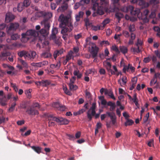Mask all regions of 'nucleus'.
Returning <instances> with one entry per match:
<instances>
[{
    "mask_svg": "<svg viewBox=\"0 0 160 160\" xmlns=\"http://www.w3.org/2000/svg\"><path fill=\"white\" fill-rule=\"evenodd\" d=\"M31 147L33 150L38 154H39L41 152L42 148L40 147L32 146Z\"/></svg>",
    "mask_w": 160,
    "mask_h": 160,
    "instance_id": "cd10ccee",
    "label": "nucleus"
},
{
    "mask_svg": "<svg viewBox=\"0 0 160 160\" xmlns=\"http://www.w3.org/2000/svg\"><path fill=\"white\" fill-rule=\"evenodd\" d=\"M139 4L140 6H142V7L146 6V2L143 0H140L139 2Z\"/></svg>",
    "mask_w": 160,
    "mask_h": 160,
    "instance_id": "13d9d810",
    "label": "nucleus"
},
{
    "mask_svg": "<svg viewBox=\"0 0 160 160\" xmlns=\"http://www.w3.org/2000/svg\"><path fill=\"white\" fill-rule=\"evenodd\" d=\"M51 56V53L49 51H47L43 52L41 54L42 57L44 58H49Z\"/></svg>",
    "mask_w": 160,
    "mask_h": 160,
    "instance_id": "5701e85b",
    "label": "nucleus"
},
{
    "mask_svg": "<svg viewBox=\"0 0 160 160\" xmlns=\"http://www.w3.org/2000/svg\"><path fill=\"white\" fill-rule=\"evenodd\" d=\"M61 105V104H60V103L58 102H56L53 104L52 106L54 108H56L58 110Z\"/></svg>",
    "mask_w": 160,
    "mask_h": 160,
    "instance_id": "de8ad7c7",
    "label": "nucleus"
},
{
    "mask_svg": "<svg viewBox=\"0 0 160 160\" xmlns=\"http://www.w3.org/2000/svg\"><path fill=\"white\" fill-rule=\"evenodd\" d=\"M106 114L110 118L112 124L115 125L116 123L117 117L115 114L112 112H107Z\"/></svg>",
    "mask_w": 160,
    "mask_h": 160,
    "instance_id": "9b49d317",
    "label": "nucleus"
},
{
    "mask_svg": "<svg viewBox=\"0 0 160 160\" xmlns=\"http://www.w3.org/2000/svg\"><path fill=\"white\" fill-rule=\"evenodd\" d=\"M90 2V0H82L80 1L81 4L82 5L85 3L88 4Z\"/></svg>",
    "mask_w": 160,
    "mask_h": 160,
    "instance_id": "bf43d9fd",
    "label": "nucleus"
},
{
    "mask_svg": "<svg viewBox=\"0 0 160 160\" xmlns=\"http://www.w3.org/2000/svg\"><path fill=\"white\" fill-rule=\"evenodd\" d=\"M6 120V118L3 116H0V124L4 123Z\"/></svg>",
    "mask_w": 160,
    "mask_h": 160,
    "instance_id": "69168bd1",
    "label": "nucleus"
},
{
    "mask_svg": "<svg viewBox=\"0 0 160 160\" xmlns=\"http://www.w3.org/2000/svg\"><path fill=\"white\" fill-rule=\"evenodd\" d=\"M96 108V103H93L92 107L89 109L87 112V116L89 119V121L91 120L92 117V116H94L96 113L95 109Z\"/></svg>",
    "mask_w": 160,
    "mask_h": 160,
    "instance_id": "20e7f679",
    "label": "nucleus"
},
{
    "mask_svg": "<svg viewBox=\"0 0 160 160\" xmlns=\"http://www.w3.org/2000/svg\"><path fill=\"white\" fill-rule=\"evenodd\" d=\"M133 97V98H132L131 100L133 101L134 103H135V102H138V100L137 98L136 94H135Z\"/></svg>",
    "mask_w": 160,
    "mask_h": 160,
    "instance_id": "e2e57ef3",
    "label": "nucleus"
},
{
    "mask_svg": "<svg viewBox=\"0 0 160 160\" xmlns=\"http://www.w3.org/2000/svg\"><path fill=\"white\" fill-rule=\"evenodd\" d=\"M58 32V29L56 28H52V34L50 37V39H54L56 38V34Z\"/></svg>",
    "mask_w": 160,
    "mask_h": 160,
    "instance_id": "f3484780",
    "label": "nucleus"
},
{
    "mask_svg": "<svg viewBox=\"0 0 160 160\" xmlns=\"http://www.w3.org/2000/svg\"><path fill=\"white\" fill-rule=\"evenodd\" d=\"M67 108L65 107V106H63L61 105L60 108L59 109V110H58L61 111H64L67 110Z\"/></svg>",
    "mask_w": 160,
    "mask_h": 160,
    "instance_id": "6e6d98bb",
    "label": "nucleus"
},
{
    "mask_svg": "<svg viewBox=\"0 0 160 160\" xmlns=\"http://www.w3.org/2000/svg\"><path fill=\"white\" fill-rule=\"evenodd\" d=\"M54 40V42L57 45H58V46H60L61 43V40L59 38H55L53 39Z\"/></svg>",
    "mask_w": 160,
    "mask_h": 160,
    "instance_id": "09e8293b",
    "label": "nucleus"
},
{
    "mask_svg": "<svg viewBox=\"0 0 160 160\" xmlns=\"http://www.w3.org/2000/svg\"><path fill=\"white\" fill-rule=\"evenodd\" d=\"M99 48L96 46L95 47H92V55L93 58H96L97 55L98 51Z\"/></svg>",
    "mask_w": 160,
    "mask_h": 160,
    "instance_id": "dca6fc26",
    "label": "nucleus"
},
{
    "mask_svg": "<svg viewBox=\"0 0 160 160\" xmlns=\"http://www.w3.org/2000/svg\"><path fill=\"white\" fill-rule=\"evenodd\" d=\"M26 112L29 115L31 116H35L39 114V112L37 109L33 108L31 106L27 108Z\"/></svg>",
    "mask_w": 160,
    "mask_h": 160,
    "instance_id": "1a4fd4ad",
    "label": "nucleus"
},
{
    "mask_svg": "<svg viewBox=\"0 0 160 160\" xmlns=\"http://www.w3.org/2000/svg\"><path fill=\"white\" fill-rule=\"evenodd\" d=\"M58 5L54 2H51L50 4V7L52 10H55L57 7Z\"/></svg>",
    "mask_w": 160,
    "mask_h": 160,
    "instance_id": "8fccbe9b",
    "label": "nucleus"
},
{
    "mask_svg": "<svg viewBox=\"0 0 160 160\" xmlns=\"http://www.w3.org/2000/svg\"><path fill=\"white\" fill-rule=\"evenodd\" d=\"M38 17H42L45 19H50L52 17V13L51 12H46L44 11H40L37 12L36 14Z\"/></svg>",
    "mask_w": 160,
    "mask_h": 160,
    "instance_id": "0eeeda50",
    "label": "nucleus"
},
{
    "mask_svg": "<svg viewBox=\"0 0 160 160\" xmlns=\"http://www.w3.org/2000/svg\"><path fill=\"white\" fill-rule=\"evenodd\" d=\"M100 45L101 46H102L103 45L106 46L109 45L110 44L109 42L108 41H102L100 42Z\"/></svg>",
    "mask_w": 160,
    "mask_h": 160,
    "instance_id": "c03bdc74",
    "label": "nucleus"
},
{
    "mask_svg": "<svg viewBox=\"0 0 160 160\" xmlns=\"http://www.w3.org/2000/svg\"><path fill=\"white\" fill-rule=\"evenodd\" d=\"M73 54V52L71 50L68 53L67 55L66 56V59L68 61L71 59L72 58V54Z\"/></svg>",
    "mask_w": 160,
    "mask_h": 160,
    "instance_id": "7c9ffc66",
    "label": "nucleus"
},
{
    "mask_svg": "<svg viewBox=\"0 0 160 160\" xmlns=\"http://www.w3.org/2000/svg\"><path fill=\"white\" fill-rule=\"evenodd\" d=\"M70 89L71 90H76L78 88V87L76 85L73 84H69Z\"/></svg>",
    "mask_w": 160,
    "mask_h": 160,
    "instance_id": "ea45409f",
    "label": "nucleus"
},
{
    "mask_svg": "<svg viewBox=\"0 0 160 160\" xmlns=\"http://www.w3.org/2000/svg\"><path fill=\"white\" fill-rule=\"evenodd\" d=\"M149 13V11L148 9H146L143 12V14L145 15L144 17H142V19L143 20L144 22H148L149 20L148 18L147 17Z\"/></svg>",
    "mask_w": 160,
    "mask_h": 160,
    "instance_id": "a211bd4d",
    "label": "nucleus"
},
{
    "mask_svg": "<svg viewBox=\"0 0 160 160\" xmlns=\"http://www.w3.org/2000/svg\"><path fill=\"white\" fill-rule=\"evenodd\" d=\"M50 84L49 81L47 80H42V86L43 87H46Z\"/></svg>",
    "mask_w": 160,
    "mask_h": 160,
    "instance_id": "37998d69",
    "label": "nucleus"
},
{
    "mask_svg": "<svg viewBox=\"0 0 160 160\" xmlns=\"http://www.w3.org/2000/svg\"><path fill=\"white\" fill-rule=\"evenodd\" d=\"M122 34L126 38H128L130 37V34L128 32L125 30H123Z\"/></svg>",
    "mask_w": 160,
    "mask_h": 160,
    "instance_id": "603ef678",
    "label": "nucleus"
},
{
    "mask_svg": "<svg viewBox=\"0 0 160 160\" xmlns=\"http://www.w3.org/2000/svg\"><path fill=\"white\" fill-rule=\"evenodd\" d=\"M32 107H33L34 108H35L36 109V108H40V105L38 103H33L32 105L31 106Z\"/></svg>",
    "mask_w": 160,
    "mask_h": 160,
    "instance_id": "3c124183",
    "label": "nucleus"
},
{
    "mask_svg": "<svg viewBox=\"0 0 160 160\" xmlns=\"http://www.w3.org/2000/svg\"><path fill=\"white\" fill-rule=\"evenodd\" d=\"M123 116L125 118L126 120L128 119V118L129 117V115L126 112H124L122 113Z\"/></svg>",
    "mask_w": 160,
    "mask_h": 160,
    "instance_id": "338daca9",
    "label": "nucleus"
},
{
    "mask_svg": "<svg viewBox=\"0 0 160 160\" xmlns=\"http://www.w3.org/2000/svg\"><path fill=\"white\" fill-rule=\"evenodd\" d=\"M18 54L21 58L23 57L25 59L31 60L33 59L37 55L36 52L35 51H31L29 52L24 50L22 51L19 52Z\"/></svg>",
    "mask_w": 160,
    "mask_h": 160,
    "instance_id": "f03ea898",
    "label": "nucleus"
},
{
    "mask_svg": "<svg viewBox=\"0 0 160 160\" xmlns=\"http://www.w3.org/2000/svg\"><path fill=\"white\" fill-rule=\"evenodd\" d=\"M76 77L75 76H73L70 79V82L69 84H74L76 80Z\"/></svg>",
    "mask_w": 160,
    "mask_h": 160,
    "instance_id": "4d7b16f0",
    "label": "nucleus"
},
{
    "mask_svg": "<svg viewBox=\"0 0 160 160\" xmlns=\"http://www.w3.org/2000/svg\"><path fill=\"white\" fill-rule=\"evenodd\" d=\"M20 37V36L17 33H15L12 35L11 36V38L13 40H16L19 38Z\"/></svg>",
    "mask_w": 160,
    "mask_h": 160,
    "instance_id": "72a5a7b5",
    "label": "nucleus"
},
{
    "mask_svg": "<svg viewBox=\"0 0 160 160\" xmlns=\"http://www.w3.org/2000/svg\"><path fill=\"white\" fill-rule=\"evenodd\" d=\"M68 8V5L67 4L64 3L62 5L61 7L57 9V11L58 12H62L66 10Z\"/></svg>",
    "mask_w": 160,
    "mask_h": 160,
    "instance_id": "412c9836",
    "label": "nucleus"
},
{
    "mask_svg": "<svg viewBox=\"0 0 160 160\" xmlns=\"http://www.w3.org/2000/svg\"><path fill=\"white\" fill-rule=\"evenodd\" d=\"M112 49L113 50L116 52L117 53H119L120 52L118 47L115 45L112 46Z\"/></svg>",
    "mask_w": 160,
    "mask_h": 160,
    "instance_id": "680f3d73",
    "label": "nucleus"
},
{
    "mask_svg": "<svg viewBox=\"0 0 160 160\" xmlns=\"http://www.w3.org/2000/svg\"><path fill=\"white\" fill-rule=\"evenodd\" d=\"M92 9L94 11L96 10L97 8L99 7L103 6L106 8L108 4V2L105 0H92Z\"/></svg>",
    "mask_w": 160,
    "mask_h": 160,
    "instance_id": "7ed1b4c3",
    "label": "nucleus"
},
{
    "mask_svg": "<svg viewBox=\"0 0 160 160\" xmlns=\"http://www.w3.org/2000/svg\"><path fill=\"white\" fill-rule=\"evenodd\" d=\"M24 7H25L22 2L18 3L17 7V11L19 12H21L24 9Z\"/></svg>",
    "mask_w": 160,
    "mask_h": 160,
    "instance_id": "bb28decb",
    "label": "nucleus"
},
{
    "mask_svg": "<svg viewBox=\"0 0 160 160\" xmlns=\"http://www.w3.org/2000/svg\"><path fill=\"white\" fill-rule=\"evenodd\" d=\"M38 32L39 33V35L40 34H41L42 36L46 37L48 34L49 32L47 30L44 28H43L41 29Z\"/></svg>",
    "mask_w": 160,
    "mask_h": 160,
    "instance_id": "b1692460",
    "label": "nucleus"
},
{
    "mask_svg": "<svg viewBox=\"0 0 160 160\" xmlns=\"http://www.w3.org/2000/svg\"><path fill=\"white\" fill-rule=\"evenodd\" d=\"M16 104V102H14L11 103V106L8 109V111L9 112H12L14 111Z\"/></svg>",
    "mask_w": 160,
    "mask_h": 160,
    "instance_id": "c756f323",
    "label": "nucleus"
},
{
    "mask_svg": "<svg viewBox=\"0 0 160 160\" xmlns=\"http://www.w3.org/2000/svg\"><path fill=\"white\" fill-rule=\"evenodd\" d=\"M133 8V6L129 5L128 6H124L122 7L121 10L122 11L125 12H129L130 10H131Z\"/></svg>",
    "mask_w": 160,
    "mask_h": 160,
    "instance_id": "aec40b11",
    "label": "nucleus"
},
{
    "mask_svg": "<svg viewBox=\"0 0 160 160\" xmlns=\"http://www.w3.org/2000/svg\"><path fill=\"white\" fill-rule=\"evenodd\" d=\"M105 8L102 7H99L97 8V10L95 11H96V12H94L93 13L92 16L94 17L97 15L98 14L99 15H102L104 13V11L105 10Z\"/></svg>",
    "mask_w": 160,
    "mask_h": 160,
    "instance_id": "9d476101",
    "label": "nucleus"
},
{
    "mask_svg": "<svg viewBox=\"0 0 160 160\" xmlns=\"http://www.w3.org/2000/svg\"><path fill=\"white\" fill-rule=\"evenodd\" d=\"M103 65L106 68L108 72L111 73V75L115 74V72L111 69L112 66L110 62L107 61H105L103 62Z\"/></svg>",
    "mask_w": 160,
    "mask_h": 160,
    "instance_id": "f8f14e48",
    "label": "nucleus"
},
{
    "mask_svg": "<svg viewBox=\"0 0 160 160\" xmlns=\"http://www.w3.org/2000/svg\"><path fill=\"white\" fill-rule=\"evenodd\" d=\"M67 136L68 137V139L70 140H74L75 139L74 135L68 134Z\"/></svg>",
    "mask_w": 160,
    "mask_h": 160,
    "instance_id": "774afa93",
    "label": "nucleus"
},
{
    "mask_svg": "<svg viewBox=\"0 0 160 160\" xmlns=\"http://www.w3.org/2000/svg\"><path fill=\"white\" fill-rule=\"evenodd\" d=\"M115 16L119 20L123 17V15L122 13L120 12H117L115 14Z\"/></svg>",
    "mask_w": 160,
    "mask_h": 160,
    "instance_id": "c9c22d12",
    "label": "nucleus"
},
{
    "mask_svg": "<svg viewBox=\"0 0 160 160\" xmlns=\"http://www.w3.org/2000/svg\"><path fill=\"white\" fill-rule=\"evenodd\" d=\"M19 27V24L18 23H11L10 25L7 28V32L8 34H11L18 29Z\"/></svg>",
    "mask_w": 160,
    "mask_h": 160,
    "instance_id": "423d86ee",
    "label": "nucleus"
},
{
    "mask_svg": "<svg viewBox=\"0 0 160 160\" xmlns=\"http://www.w3.org/2000/svg\"><path fill=\"white\" fill-rule=\"evenodd\" d=\"M85 111V109H82L78 112H74L73 114L74 115L76 116L78 115H80Z\"/></svg>",
    "mask_w": 160,
    "mask_h": 160,
    "instance_id": "4c0bfd02",
    "label": "nucleus"
},
{
    "mask_svg": "<svg viewBox=\"0 0 160 160\" xmlns=\"http://www.w3.org/2000/svg\"><path fill=\"white\" fill-rule=\"evenodd\" d=\"M110 22L109 19L108 18H107L104 20L102 22V23L101 26L102 28L103 27V29L104 28L105 26L108 23Z\"/></svg>",
    "mask_w": 160,
    "mask_h": 160,
    "instance_id": "79ce46f5",
    "label": "nucleus"
},
{
    "mask_svg": "<svg viewBox=\"0 0 160 160\" xmlns=\"http://www.w3.org/2000/svg\"><path fill=\"white\" fill-rule=\"evenodd\" d=\"M136 35L133 33L131 34L130 38L129 40L128 44L129 45H132L133 44V40L135 39Z\"/></svg>",
    "mask_w": 160,
    "mask_h": 160,
    "instance_id": "393cba45",
    "label": "nucleus"
},
{
    "mask_svg": "<svg viewBox=\"0 0 160 160\" xmlns=\"http://www.w3.org/2000/svg\"><path fill=\"white\" fill-rule=\"evenodd\" d=\"M131 50L134 52V54L136 52L138 53L141 51V50L139 48V47H137V48H131Z\"/></svg>",
    "mask_w": 160,
    "mask_h": 160,
    "instance_id": "e433bc0d",
    "label": "nucleus"
},
{
    "mask_svg": "<svg viewBox=\"0 0 160 160\" xmlns=\"http://www.w3.org/2000/svg\"><path fill=\"white\" fill-rule=\"evenodd\" d=\"M30 0H24L23 2L22 3L25 7H27L30 5Z\"/></svg>",
    "mask_w": 160,
    "mask_h": 160,
    "instance_id": "49530a36",
    "label": "nucleus"
},
{
    "mask_svg": "<svg viewBox=\"0 0 160 160\" xmlns=\"http://www.w3.org/2000/svg\"><path fill=\"white\" fill-rule=\"evenodd\" d=\"M142 42L141 39L138 38L137 40V42L136 43V45L137 47H139V46L142 45Z\"/></svg>",
    "mask_w": 160,
    "mask_h": 160,
    "instance_id": "052dcab7",
    "label": "nucleus"
},
{
    "mask_svg": "<svg viewBox=\"0 0 160 160\" xmlns=\"http://www.w3.org/2000/svg\"><path fill=\"white\" fill-rule=\"evenodd\" d=\"M14 19V16L11 12H8L6 14L5 22L8 23Z\"/></svg>",
    "mask_w": 160,
    "mask_h": 160,
    "instance_id": "ddd939ff",
    "label": "nucleus"
},
{
    "mask_svg": "<svg viewBox=\"0 0 160 160\" xmlns=\"http://www.w3.org/2000/svg\"><path fill=\"white\" fill-rule=\"evenodd\" d=\"M105 94L106 95L108 94V95L113 99L114 100L115 99V98L114 96L113 92L112 91H108L107 90H106L105 92Z\"/></svg>",
    "mask_w": 160,
    "mask_h": 160,
    "instance_id": "c85d7f7f",
    "label": "nucleus"
},
{
    "mask_svg": "<svg viewBox=\"0 0 160 160\" xmlns=\"http://www.w3.org/2000/svg\"><path fill=\"white\" fill-rule=\"evenodd\" d=\"M33 36L34 38L39 36V33L38 32L35 30H28L26 33H23L22 34V38H28L29 37H27L28 36Z\"/></svg>",
    "mask_w": 160,
    "mask_h": 160,
    "instance_id": "39448f33",
    "label": "nucleus"
},
{
    "mask_svg": "<svg viewBox=\"0 0 160 160\" xmlns=\"http://www.w3.org/2000/svg\"><path fill=\"white\" fill-rule=\"evenodd\" d=\"M54 121L60 125L68 124L69 122V121L67 119L60 117H56V118H54Z\"/></svg>",
    "mask_w": 160,
    "mask_h": 160,
    "instance_id": "6e6552de",
    "label": "nucleus"
},
{
    "mask_svg": "<svg viewBox=\"0 0 160 160\" xmlns=\"http://www.w3.org/2000/svg\"><path fill=\"white\" fill-rule=\"evenodd\" d=\"M58 21L60 22V27L63 28L61 33L70 32L73 29V26L72 24V19L69 16L61 14L59 17Z\"/></svg>",
    "mask_w": 160,
    "mask_h": 160,
    "instance_id": "f257e3e1",
    "label": "nucleus"
},
{
    "mask_svg": "<svg viewBox=\"0 0 160 160\" xmlns=\"http://www.w3.org/2000/svg\"><path fill=\"white\" fill-rule=\"evenodd\" d=\"M31 90L29 89L25 91V93L28 98H30L31 97Z\"/></svg>",
    "mask_w": 160,
    "mask_h": 160,
    "instance_id": "864d4df0",
    "label": "nucleus"
},
{
    "mask_svg": "<svg viewBox=\"0 0 160 160\" xmlns=\"http://www.w3.org/2000/svg\"><path fill=\"white\" fill-rule=\"evenodd\" d=\"M63 52V49H61L59 50L55 51L53 54V56L55 59H56L58 56L62 54Z\"/></svg>",
    "mask_w": 160,
    "mask_h": 160,
    "instance_id": "4be33fe9",
    "label": "nucleus"
},
{
    "mask_svg": "<svg viewBox=\"0 0 160 160\" xmlns=\"http://www.w3.org/2000/svg\"><path fill=\"white\" fill-rule=\"evenodd\" d=\"M129 12H130L131 15L133 17H134L135 18L136 17H139V16L140 12L139 9L138 8L134 9L133 7V8L131 10H130Z\"/></svg>",
    "mask_w": 160,
    "mask_h": 160,
    "instance_id": "4468645a",
    "label": "nucleus"
},
{
    "mask_svg": "<svg viewBox=\"0 0 160 160\" xmlns=\"http://www.w3.org/2000/svg\"><path fill=\"white\" fill-rule=\"evenodd\" d=\"M82 35L81 33H79L77 35H74V38L76 40H78L79 39L82 37Z\"/></svg>",
    "mask_w": 160,
    "mask_h": 160,
    "instance_id": "0e129e2a",
    "label": "nucleus"
},
{
    "mask_svg": "<svg viewBox=\"0 0 160 160\" xmlns=\"http://www.w3.org/2000/svg\"><path fill=\"white\" fill-rule=\"evenodd\" d=\"M7 99L4 96L2 98H0V104L2 106H4L7 105Z\"/></svg>",
    "mask_w": 160,
    "mask_h": 160,
    "instance_id": "a878e982",
    "label": "nucleus"
},
{
    "mask_svg": "<svg viewBox=\"0 0 160 160\" xmlns=\"http://www.w3.org/2000/svg\"><path fill=\"white\" fill-rule=\"evenodd\" d=\"M120 49L121 52L123 54H125L128 52L127 48L124 46H120Z\"/></svg>",
    "mask_w": 160,
    "mask_h": 160,
    "instance_id": "2f4dec72",
    "label": "nucleus"
},
{
    "mask_svg": "<svg viewBox=\"0 0 160 160\" xmlns=\"http://www.w3.org/2000/svg\"><path fill=\"white\" fill-rule=\"evenodd\" d=\"M18 60L20 62L25 68H27L28 67L27 63L20 58H18Z\"/></svg>",
    "mask_w": 160,
    "mask_h": 160,
    "instance_id": "f704fd0d",
    "label": "nucleus"
},
{
    "mask_svg": "<svg viewBox=\"0 0 160 160\" xmlns=\"http://www.w3.org/2000/svg\"><path fill=\"white\" fill-rule=\"evenodd\" d=\"M92 29L95 31H97L99 30H102L103 27L102 28L101 25L93 26L92 27Z\"/></svg>",
    "mask_w": 160,
    "mask_h": 160,
    "instance_id": "a19ab883",
    "label": "nucleus"
},
{
    "mask_svg": "<svg viewBox=\"0 0 160 160\" xmlns=\"http://www.w3.org/2000/svg\"><path fill=\"white\" fill-rule=\"evenodd\" d=\"M128 29L130 32L134 31L135 30V25L134 24H130L128 26Z\"/></svg>",
    "mask_w": 160,
    "mask_h": 160,
    "instance_id": "58836bf2",
    "label": "nucleus"
},
{
    "mask_svg": "<svg viewBox=\"0 0 160 160\" xmlns=\"http://www.w3.org/2000/svg\"><path fill=\"white\" fill-rule=\"evenodd\" d=\"M47 117L48 118V120L49 121H54V118H56V117H54L51 114H48Z\"/></svg>",
    "mask_w": 160,
    "mask_h": 160,
    "instance_id": "a18cd8bd",
    "label": "nucleus"
},
{
    "mask_svg": "<svg viewBox=\"0 0 160 160\" xmlns=\"http://www.w3.org/2000/svg\"><path fill=\"white\" fill-rule=\"evenodd\" d=\"M134 123V122L132 120L130 119H128L126 120V122H125L124 125L125 126H127L132 125Z\"/></svg>",
    "mask_w": 160,
    "mask_h": 160,
    "instance_id": "473e14b6",
    "label": "nucleus"
},
{
    "mask_svg": "<svg viewBox=\"0 0 160 160\" xmlns=\"http://www.w3.org/2000/svg\"><path fill=\"white\" fill-rule=\"evenodd\" d=\"M55 2L57 5L64 4L65 2V0H55Z\"/></svg>",
    "mask_w": 160,
    "mask_h": 160,
    "instance_id": "5fc2aeb1",
    "label": "nucleus"
},
{
    "mask_svg": "<svg viewBox=\"0 0 160 160\" xmlns=\"http://www.w3.org/2000/svg\"><path fill=\"white\" fill-rule=\"evenodd\" d=\"M73 73L74 76H77V78L78 79H79L81 78L82 75V74L80 73L78 70L77 68L74 70Z\"/></svg>",
    "mask_w": 160,
    "mask_h": 160,
    "instance_id": "6ab92c4d",
    "label": "nucleus"
},
{
    "mask_svg": "<svg viewBox=\"0 0 160 160\" xmlns=\"http://www.w3.org/2000/svg\"><path fill=\"white\" fill-rule=\"evenodd\" d=\"M49 19H44L41 22V24L43 25L45 29L49 31L50 26L48 22V20Z\"/></svg>",
    "mask_w": 160,
    "mask_h": 160,
    "instance_id": "2eb2a0df",
    "label": "nucleus"
}]
</instances>
